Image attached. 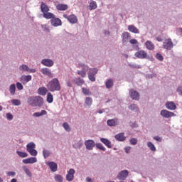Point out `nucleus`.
I'll use <instances>...</instances> for the list:
<instances>
[{"mask_svg":"<svg viewBox=\"0 0 182 182\" xmlns=\"http://www.w3.org/2000/svg\"><path fill=\"white\" fill-rule=\"evenodd\" d=\"M47 88L50 92H59L60 90V83L58 78H53L47 85Z\"/></svg>","mask_w":182,"mask_h":182,"instance_id":"nucleus-1","label":"nucleus"},{"mask_svg":"<svg viewBox=\"0 0 182 182\" xmlns=\"http://www.w3.org/2000/svg\"><path fill=\"white\" fill-rule=\"evenodd\" d=\"M78 68H80L81 70H77V73L81 77H85L86 76V73L89 72L90 70V68H89V65L85 64L84 63H78Z\"/></svg>","mask_w":182,"mask_h":182,"instance_id":"nucleus-2","label":"nucleus"},{"mask_svg":"<svg viewBox=\"0 0 182 182\" xmlns=\"http://www.w3.org/2000/svg\"><path fill=\"white\" fill-rule=\"evenodd\" d=\"M36 144L33 142H30L26 145V151L30 153L31 156L36 157L38 156V151H36Z\"/></svg>","mask_w":182,"mask_h":182,"instance_id":"nucleus-3","label":"nucleus"},{"mask_svg":"<svg viewBox=\"0 0 182 182\" xmlns=\"http://www.w3.org/2000/svg\"><path fill=\"white\" fill-rule=\"evenodd\" d=\"M97 72H99V69L97 68H90L88 71V79L91 82H96V75H97Z\"/></svg>","mask_w":182,"mask_h":182,"instance_id":"nucleus-4","label":"nucleus"},{"mask_svg":"<svg viewBox=\"0 0 182 182\" xmlns=\"http://www.w3.org/2000/svg\"><path fill=\"white\" fill-rule=\"evenodd\" d=\"M161 116L164 119H170V117H174L177 116L174 112H171L166 109H162L160 113Z\"/></svg>","mask_w":182,"mask_h":182,"instance_id":"nucleus-5","label":"nucleus"},{"mask_svg":"<svg viewBox=\"0 0 182 182\" xmlns=\"http://www.w3.org/2000/svg\"><path fill=\"white\" fill-rule=\"evenodd\" d=\"M129 177V171L127 170H122L119 172L117 178L121 181H124Z\"/></svg>","mask_w":182,"mask_h":182,"instance_id":"nucleus-6","label":"nucleus"},{"mask_svg":"<svg viewBox=\"0 0 182 182\" xmlns=\"http://www.w3.org/2000/svg\"><path fill=\"white\" fill-rule=\"evenodd\" d=\"M173 46H174V45L173 44L171 38L165 40L163 43V48L164 49H166V50H171V49H173Z\"/></svg>","mask_w":182,"mask_h":182,"instance_id":"nucleus-7","label":"nucleus"},{"mask_svg":"<svg viewBox=\"0 0 182 182\" xmlns=\"http://www.w3.org/2000/svg\"><path fill=\"white\" fill-rule=\"evenodd\" d=\"M122 45L126 46L129 43V39H131L132 36H130V33L125 31L122 34Z\"/></svg>","mask_w":182,"mask_h":182,"instance_id":"nucleus-8","label":"nucleus"},{"mask_svg":"<svg viewBox=\"0 0 182 182\" xmlns=\"http://www.w3.org/2000/svg\"><path fill=\"white\" fill-rule=\"evenodd\" d=\"M85 146L87 150H93V147L96 146V143L92 139H88L85 141Z\"/></svg>","mask_w":182,"mask_h":182,"instance_id":"nucleus-9","label":"nucleus"},{"mask_svg":"<svg viewBox=\"0 0 182 182\" xmlns=\"http://www.w3.org/2000/svg\"><path fill=\"white\" fill-rule=\"evenodd\" d=\"M129 96L133 100H139V99H140V94L134 90H131L129 91Z\"/></svg>","mask_w":182,"mask_h":182,"instance_id":"nucleus-10","label":"nucleus"},{"mask_svg":"<svg viewBox=\"0 0 182 182\" xmlns=\"http://www.w3.org/2000/svg\"><path fill=\"white\" fill-rule=\"evenodd\" d=\"M76 171L73 168H70L68 171V174L66 175L67 181H73V178H75V173Z\"/></svg>","mask_w":182,"mask_h":182,"instance_id":"nucleus-11","label":"nucleus"},{"mask_svg":"<svg viewBox=\"0 0 182 182\" xmlns=\"http://www.w3.org/2000/svg\"><path fill=\"white\" fill-rule=\"evenodd\" d=\"M107 124L109 127H116L119 124V119L117 118L108 119Z\"/></svg>","mask_w":182,"mask_h":182,"instance_id":"nucleus-12","label":"nucleus"},{"mask_svg":"<svg viewBox=\"0 0 182 182\" xmlns=\"http://www.w3.org/2000/svg\"><path fill=\"white\" fill-rule=\"evenodd\" d=\"M50 23L52 25V26H60L62 25V21L60 20L59 18H55V16L51 18L50 20Z\"/></svg>","mask_w":182,"mask_h":182,"instance_id":"nucleus-13","label":"nucleus"},{"mask_svg":"<svg viewBox=\"0 0 182 182\" xmlns=\"http://www.w3.org/2000/svg\"><path fill=\"white\" fill-rule=\"evenodd\" d=\"M165 106L168 110H176V109H177V105H176V103L173 101H168L165 104Z\"/></svg>","mask_w":182,"mask_h":182,"instance_id":"nucleus-14","label":"nucleus"},{"mask_svg":"<svg viewBox=\"0 0 182 182\" xmlns=\"http://www.w3.org/2000/svg\"><path fill=\"white\" fill-rule=\"evenodd\" d=\"M41 64L44 66H47L48 68H52L55 63L50 59H43L41 60Z\"/></svg>","mask_w":182,"mask_h":182,"instance_id":"nucleus-15","label":"nucleus"},{"mask_svg":"<svg viewBox=\"0 0 182 182\" xmlns=\"http://www.w3.org/2000/svg\"><path fill=\"white\" fill-rule=\"evenodd\" d=\"M135 56L138 58V59H146L147 58V53L144 50H139L135 53Z\"/></svg>","mask_w":182,"mask_h":182,"instance_id":"nucleus-16","label":"nucleus"},{"mask_svg":"<svg viewBox=\"0 0 182 182\" xmlns=\"http://www.w3.org/2000/svg\"><path fill=\"white\" fill-rule=\"evenodd\" d=\"M23 163L24 164H33L38 161V159L36 157H31L26 159H23Z\"/></svg>","mask_w":182,"mask_h":182,"instance_id":"nucleus-17","label":"nucleus"},{"mask_svg":"<svg viewBox=\"0 0 182 182\" xmlns=\"http://www.w3.org/2000/svg\"><path fill=\"white\" fill-rule=\"evenodd\" d=\"M47 165L48 166L49 168L53 171V173H55V171H58V164L55 163L53 161L47 163Z\"/></svg>","mask_w":182,"mask_h":182,"instance_id":"nucleus-18","label":"nucleus"},{"mask_svg":"<svg viewBox=\"0 0 182 182\" xmlns=\"http://www.w3.org/2000/svg\"><path fill=\"white\" fill-rule=\"evenodd\" d=\"M115 140L117 141H124L126 140V136H124V132H121L114 136Z\"/></svg>","mask_w":182,"mask_h":182,"instance_id":"nucleus-19","label":"nucleus"},{"mask_svg":"<svg viewBox=\"0 0 182 182\" xmlns=\"http://www.w3.org/2000/svg\"><path fill=\"white\" fill-rule=\"evenodd\" d=\"M27 102L32 107H36V97H29L27 100Z\"/></svg>","mask_w":182,"mask_h":182,"instance_id":"nucleus-20","label":"nucleus"},{"mask_svg":"<svg viewBox=\"0 0 182 182\" xmlns=\"http://www.w3.org/2000/svg\"><path fill=\"white\" fill-rule=\"evenodd\" d=\"M42 107L43 106V98L41 96H36V107Z\"/></svg>","mask_w":182,"mask_h":182,"instance_id":"nucleus-21","label":"nucleus"},{"mask_svg":"<svg viewBox=\"0 0 182 182\" xmlns=\"http://www.w3.org/2000/svg\"><path fill=\"white\" fill-rule=\"evenodd\" d=\"M41 73L43 75H46V76H48L49 77H53V75H52V71L49 68H42L41 70Z\"/></svg>","mask_w":182,"mask_h":182,"instance_id":"nucleus-22","label":"nucleus"},{"mask_svg":"<svg viewBox=\"0 0 182 182\" xmlns=\"http://www.w3.org/2000/svg\"><path fill=\"white\" fill-rule=\"evenodd\" d=\"M100 141L103 143L105 146L108 147V149H112V141L110 140L105 139V138H100Z\"/></svg>","mask_w":182,"mask_h":182,"instance_id":"nucleus-23","label":"nucleus"},{"mask_svg":"<svg viewBox=\"0 0 182 182\" xmlns=\"http://www.w3.org/2000/svg\"><path fill=\"white\" fill-rule=\"evenodd\" d=\"M41 11L43 14H46V12H49V6L46 5L43 1L41 2Z\"/></svg>","mask_w":182,"mask_h":182,"instance_id":"nucleus-24","label":"nucleus"},{"mask_svg":"<svg viewBox=\"0 0 182 182\" xmlns=\"http://www.w3.org/2000/svg\"><path fill=\"white\" fill-rule=\"evenodd\" d=\"M31 80H32L31 75H22L21 77V82H22L23 84L28 83V82H31Z\"/></svg>","mask_w":182,"mask_h":182,"instance_id":"nucleus-25","label":"nucleus"},{"mask_svg":"<svg viewBox=\"0 0 182 182\" xmlns=\"http://www.w3.org/2000/svg\"><path fill=\"white\" fill-rule=\"evenodd\" d=\"M128 31H129V32H132V33H140V30L134 25L128 26Z\"/></svg>","mask_w":182,"mask_h":182,"instance_id":"nucleus-26","label":"nucleus"},{"mask_svg":"<svg viewBox=\"0 0 182 182\" xmlns=\"http://www.w3.org/2000/svg\"><path fill=\"white\" fill-rule=\"evenodd\" d=\"M73 83H75L77 86H82L83 83H85V80L80 77L74 78L73 80Z\"/></svg>","mask_w":182,"mask_h":182,"instance_id":"nucleus-27","label":"nucleus"},{"mask_svg":"<svg viewBox=\"0 0 182 182\" xmlns=\"http://www.w3.org/2000/svg\"><path fill=\"white\" fill-rule=\"evenodd\" d=\"M68 21L70 23H77V17L75 14L70 15Z\"/></svg>","mask_w":182,"mask_h":182,"instance_id":"nucleus-28","label":"nucleus"},{"mask_svg":"<svg viewBox=\"0 0 182 182\" xmlns=\"http://www.w3.org/2000/svg\"><path fill=\"white\" fill-rule=\"evenodd\" d=\"M38 92L41 96H45L48 93V89L45 87H41L38 88Z\"/></svg>","mask_w":182,"mask_h":182,"instance_id":"nucleus-29","label":"nucleus"},{"mask_svg":"<svg viewBox=\"0 0 182 182\" xmlns=\"http://www.w3.org/2000/svg\"><path fill=\"white\" fill-rule=\"evenodd\" d=\"M93 103V100L90 97H86L85 105V106H87L88 107H90Z\"/></svg>","mask_w":182,"mask_h":182,"instance_id":"nucleus-30","label":"nucleus"},{"mask_svg":"<svg viewBox=\"0 0 182 182\" xmlns=\"http://www.w3.org/2000/svg\"><path fill=\"white\" fill-rule=\"evenodd\" d=\"M145 46L146 47V49H149V50H153V49H154V44L150 41H147L145 43Z\"/></svg>","mask_w":182,"mask_h":182,"instance_id":"nucleus-31","label":"nucleus"},{"mask_svg":"<svg viewBox=\"0 0 182 182\" xmlns=\"http://www.w3.org/2000/svg\"><path fill=\"white\" fill-rule=\"evenodd\" d=\"M43 16L46 19H52L53 18H55V14L47 11L46 13L43 14Z\"/></svg>","mask_w":182,"mask_h":182,"instance_id":"nucleus-32","label":"nucleus"},{"mask_svg":"<svg viewBox=\"0 0 182 182\" xmlns=\"http://www.w3.org/2000/svg\"><path fill=\"white\" fill-rule=\"evenodd\" d=\"M58 11H66L69 6L67 4H58L56 6Z\"/></svg>","mask_w":182,"mask_h":182,"instance_id":"nucleus-33","label":"nucleus"},{"mask_svg":"<svg viewBox=\"0 0 182 182\" xmlns=\"http://www.w3.org/2000/svg\"><path fill=\"white\" fill-rule=\"evenodd\" d=\"M113 79L110 78L107 80L105 82V86L107 89H111V87H113Z\"/></svg>","mask_w":182,"mask_h":182,"instance_id":"nucleus-34","label":"nucleus"},{"mask_svg":"<svg viewBox=\"0 0 182 182\" xmlns=\"http://www.w3.org/2000/svg\"><path fill=\"white\" fill-rule=\"evenodd\" d=\"M9 92L11 96L15 95V92H16V85L15 84H11L9 87Z\"/></svg>","mask_w":182,"mask_h":182,"instance_id":"nucleus-35","label":"nucleus"},{"mask_svg":"<svg viewBox=\"0 0 182 182\" xmlns=\"http://www.w3.org/2000/svg\"><path fill=\"white\" fill-rule=\"evenodd\" d=\"M128 109H129V110H132L133 112H135L136 113H137V112H139V107H137V105H136V104H131L128 107Z\"/></svg>","mask_w":182,"mask_h":182,"instance_id":"nucleus-36","label":"nucleus"},{"mask_svg":"<svg viewBox=\"0 0 182 182\" xmlns=\"http://www.w3.org/2000/svg\"><path fill=\"white\" fill-rule=\"evenodd\" d=\"M82 92L83 93V95H85V96L92 95V92H90V90L87 88L82 87Z\"/></svg>","mask_w":182,"mask_h":182,"instance_id":"nucleus-37","label":"nucleus"},{"mask_svg":"<svg viewBox=\"0 0 182 182\" xmlns=\"http://www.w3.org/2000/svg\"><path fill=\"white\" fill-rule=\"evenodd\" d=\"M16 154H18V156H19V157H21V159H25V157H28V153H26V152L16 151Z\"/></svg>","mask_w":182,"mask_h":182,"instance_id":"nucleus-38","label":"nucleus"},{"mask_svg":"<svg viewBox=\"0 0 182 182\" xmlns=\"http://www.w3.org/2000/svg\"><path fill=\"white\" fill-rule=\"evenodd\" d=\"M23 170L28 177H32V173L27 166H23Z\"/></svg>","mask_w":182,"mask_h":182,"instance_id":"nucleus-39","label":"nucleus"},{"mask_svg":"<svg viewBox=\"0 0 182 182\" xmlns=\"http://www.w3.org/2000/svg\"><path fill=\"white\" fill-rule=\"evenodd\" d=\"M47 102L48 103H52L53 102V95L50 92L47 93Z\"/></svg>","mask_w":182,"mask_h":182,"instance_id":"nucleus-40","label":"nucleus"},{"mask_svg":"<svg viewBox=\"0 0 182 182\" xmlns=\"http://www.w3.org/2000/svg\"><path fill=\"white\" fill-rule=\"evenodd\" d=\"M19 70H21V72H28L29 67L26 65H21L19 67Z\"/></svg>","mask_w":182,"mask_h":182,"instance_id":"nucleus-41","label":"nucleus"},{"mask_svg":"<svg viewBox=\"0 0 182 182\" xmlns=\"http://www.w3.org/2000/svg\"><path fill=\"white\" fill-rule=\"evenodd\" d=\"M147 147H149V149L151 151H156V146H154V144L151 142H148L147 143Z\"/></svg>","mask_w":182,"mask_h":182,"instance_id":"nucleus-42","label":"nucleus"},{"mask_svg":"<svg viewBox=\"0 0 182 182\" xmlns=\"http://www.w3.org/2000/svg\"><path fill=\"white\" fill-rule=\"evenodd\" d=\"M43 156L44 159H48L49 156H50V151L47 150V149H43Z\"/></svg>","mask_w":182,"mask_h":182,"instance_id":"nucleus-43","label":"nucleus"},{"mask_svg":"<svg viewBox=\"0 0 182 182\" xmlns=\"http://www.w3.org/2000/svg\"><path fill=\"white\" fill-rule=\"evenodd\" d=\"M95 147L99 150H102V151H105L106 150V148L103 146V144H102L101 143L95 144Z\"/></svg>","mask_w":182,"mask_h":182,"instance_id":"nucleus-44","label":"nucleus"},{"mask_svg":"<svg viewBox=\"0 0 182 182\" xmlns=\"http://www.w3.org/2000/svg\"><path fill=\"white\" fill-rule=\"evenodd\" d=\"M41 29L43 32H50V29L49 28V26L46 24H41Z\"/></svg>","mask_w":182,"mask_h":182,"instance_id":"nucleus-45","label":"nucleus"},{"mask_svg":"<svg viewBox=\"0 0 182 182\" xmlns=\"http://www.w3.org/2000/svg\"><path fill=\"white\" fill-rule=\"evenodd\" d=\"M11 103L12 105H14V106H21V100H18V99H14L11 100Z\"/></svg>","mask_w":182,"mask_h":182,"instance_id":"nucleus-46","label":"nucleus"},{"mask_svg":"<svg viewBox=\"0 0 182 182\" xmlns=\"http://www.w3.org/2000/svg\"><path fill=\"white\" fill-rule=\"evenodd\" d=\"M63 127L65 129V130L66 132H70V130H71L70 126L69 125V124L68 122H64L63 124Z\"/></svg>","mask_w":182,"mask_h":182,"instance_id":"nucleus-47","label":"nucleus"},{"mask_svg":"<svg viewBox=\"0 0 182 182\" xmlns=\"http://www.w3.org/2000/svg\"><path fill=\"white\" fill-rule=\"evenodd\" d=\"M54 179L57 182H63V177L60 175H55Z\"/></svg>","mask_w":182,"mask_h":182,"instance_id":"nucleus-48","label":"nucleus"},{"mask_svg":"<svg viewBox=\"0 0 182 182\" xmlns=\"http://www.w3.org/2000/svg\"><path fill=\"white\" fill-rule=\"evenodd\" d=\"M156 58L160 62H163V60H164V57H163V55L159 53L156 54Z\"/></svg>","mask_w":182,"mask_h":182,"instance_id":"nucleus-49","label":"nucleus"},{"mask_svg":"<svg viewBox=\"0 0 182 182\" xmlns=\"http://www.w3.org/2000/svg\"><path fill=\"white\" fill-rule=\"evenodd\" d=\"M90 8H91V9H96V8H97V4H96V1H92L90 2Z\"/></svg>","mask_w":182,"mask_h":182,"instance_id":"nucleus-50","label":"nucleus"},{"mask_svg":"<svg viewBox=\"0 0 182 182\" xmlns=\"http://www.w3.org/2000/svg\"><path fill=\"white\" fill-rule=\"evenodd\" d=\"M129 66L130 68H132V69H141V66H140L139 65H136V64H133V63H129Z\"/></svg>","mask_w":182,"mask_h":182,"instance_id":"nucleus-51","label":"nucleus"},{"mask_svg":"<svg viewBox=\"0 0 182 182\" xmlns=\"http://www.w3.org/2000/svg\"><path fill=\"white\" fill-rule=\"evenodd\" d=\"M83 146V142L82 140H80L77 144L75 145V149H81Z\"/></svg>","mask_w":182,"mask_h":182,"instance_id":"nucleus-52","label":"nucleus"},{"mask_svg":"<svg viewBox=\"0 0 182 182\" xmlns=\"http://www.w3.org/2000/svg\"><path fill=\"white\" fill-rule=\"evenodd\" d=\"M129 143L130 144H132V146H136V144H137V139L136 138H132L129 140Z\"/></svg>","mask_w":182,"mask_h":182,"instance_id":"nucleus-53","label":"nucleus"},{"mask_svg":"<svg viewBox=\"0 0 182 182\" xmlns=\"http://www.w3.org/2000/svg\"><path fill=\"white\" fill-rule=\"evenodd\" d=\"M16 87L18 90H23V85L19 82H16Z\"/></svg>","mask_w":182,"mask_h":182,"instance_id":"nucleus-54","label":"nucleus"},{"mask_svg":"<svg viewBox=\"0 0 182 182\" xmlns=\"http://www.w3.org/2000/svg\"><path fill=\"white\" fill-rule=\"evenodd\" d=\"M176 35H178V36H182V28H176Z\"/></svg>","mask_w":182,"mask_h":182,"instance_id":"nucleus-55","label":"nucleus"},{"mask_svg":"<svg viewBox=\"0 0 182 182\" xmlns=\"http://www.w3.org/2000/svg\"><path fill=\"white\" fill-rule=\"evenodd\" d=\"M6 117L8 120H12V119H14V115H12L11 113H7Z\"/></svg>","mask_w":182,"mask_h":182,"instance_id":"nucleus-56","label":"nucleus"},{"mask_svg":"<svg viewBox=\"0 0 182 182\" xmlns=\"http://www.w3.org/2000/svg\"><path fill=\"white\" fill-rule=\"evenodd\" d=\"M129 43H131V45H137L138 42L136 39H131Z\"/></svg>","mask_w":182,"mask_h":182,"instance_id":"nucleus-57","label":"nucleus"},{"mask_svg":"<svg viewBox=\"0 0 182 182\" xmlns=\"http://www.w3.org/2000/svg\"><path fill=\"white\" fill-rule=\"evenodd\" d=\"M16 174V173H15L14 171H9L7 173V176H11L12 177H15Z\"/></svg>","mask_w":182,"mask_h":182,"instance_id":"nucleus-58","label":"nucleus"},{"mask_svg":"<svg viewBox=\"0 0 182 182\" xmlns=\"http://www.w3.org/2000/svg\"><path fill=\"white\" fill-rule=\"evenodd\" d=\"M177 92L180 96H182V86H179L177 88Z\"/></svg>","mask_w":182,"mask_h":182,"instance_id":"nucleus-59","label":"nucleus"},{"mask_svg":"<svg viewBox=\"0 0 182 182\" xmlns=\"http://www.w3.org/2000/svg\"><path fill=\"white\" fill-rule=\"evenodd\" d=\"M153 139H154V140H156V141L161 142V138L159 136H154Z\"/></svg>","mask_w":182,"mask_h":182,"instance_id":"nucleus-60","label":"nucleus"},{"mask_svg":"<svg viewBox=\"0 0 182 182\" xmlns=\"http://www.w3.org/2000/svg\"><path fill=\"white\" fill-rule=\"evenodd\" d=\"M124 150H125V153L129 154V153H130V150H132V147L127 146L124 148Z\"/></svg>","mask_w":182,"mask_h":182,"instance_id":"nucleus-61","label":"nucleus"},{"mask_svg":"<svg viewBox=\"0 0 182 182\" xmlns=\"http://www.w3.org/2000/svg\"><path fill=\"white\" fill-rule=\"evenodd\" d=\"M29 73H35L36 72V69L33 68H28V71Z\"/></svg>","mask_w":182,"mask_h":182,"instance_id":"nucleus-62","label":"nucleus"},{"mask_svg":"<svg viewBox=\"0 0 182 182\" xmlns=\"http://www.w3.org/2000/svg\"><path fill=\"white\" fill-rule=\"evenodd\" d=\"M33 116H34L35 117H41V116H42V115H41V112H35V113L33 114Z\"/></svg>","mask_w":182,"mask_h":182,"instance_id":"nucleus-63","label":"nucleus"},{"mask_svg":"<svg viewBox=\"0 0 182 182\" xmlns=\"http://www.w3.org/2000/svg\"><path fill=\"white\" fill-rule=\"evenodd\" d=\"M67 83V86H68V87H72V82L70 80H68L66 82Z\"/></svg>","mask_w":182,"mask_h":182,"instance_id":"nucleus-64","label":"nucleus"}]
</instances>
